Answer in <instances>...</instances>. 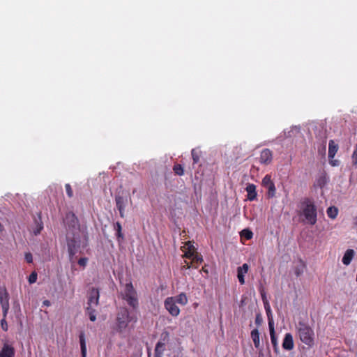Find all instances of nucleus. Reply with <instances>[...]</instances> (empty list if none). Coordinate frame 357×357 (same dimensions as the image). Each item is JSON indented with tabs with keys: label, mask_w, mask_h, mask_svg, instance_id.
<instances>
[{
	"label": "nucleus",
	"mask_w": 357,
	"mask_h": 357,
	"mask_svg": "<svg viewBox=\"0 0 357 357\" xmlns=\"http://www.w3.org/2000/svg\"><path fill=\"white\" fill-rule=\"evenodd\" d=\"M137 319L130 314L128 310L126 307H122L120 309L117 314V326L121 331L128 327L130 322H135Z\"/></svg>",
	"instance_id": "obj_4"
},
{
	"label": "nucleus",
	"mask_w": 357,
	"mask_h": 357,
	"mask_svg": "<svg viewBox=\"0 0 357 357\" xmlns=\"http://www.w3.org/2000/svg\"><path fill=\"white\" fill-rule=\"evenodd\" d=\"M254 342V345L255 347L258 349L260 346V339H258L257 340H255V342Z\"/></svg>",
	"instance_id": "obj_42"
},
{
	"label": "nucleus",
	"mask_w": 357,
	"mask_h": 357,
	"mask_svg": "<svg viewBox=\"0 0 357 357\" xmlns=\"http://www.w3.org/2000/svg\"><path fill=\"white\" fill-rule=\"evenodd\" d=\"M173 171L178 176H183L184 174L183 167L180 164H175L173 167Z\"/></svg>",
	"instance_id": "obj_29"
},
{
	"label": "nucleus",
	"mask_w": 357,
	"mask_h": 357,
	"mask_svg": "<svg viewBox=\"0 0 357 357\" xmlns=\"http://www.w3.org/2000/svg\"><path fill=\"white\" fill-rule=\"evenodd\" d=\"M176 303L174 297H167L164 302L165 308L173 317H177L180 314V309Z\"/></svg>",
	"instance_id": "obj_7"
},
{
	"label": "nucleus",
	"mask_w": 357,
	"mask_h": 357,
	"mask_svg": "<svg viewBox=\"0 0 357 357\" xmlns=\"http://www.w3.org/2000/svg\"><path fill=\"white\" fill-rule=\"evenodd\" d=\"M249 266L248 264H243L241 266L237 268V278L241 284H245V275L248 272Z\"/></svg>",
	"instance_id": "obj_12"
},
{
	"label": "nucleus",
	"mask_w": 357,
	"mask_h": 357,
	"mask_svg": "<svg viewBox=\"0 0 357 357\" xmlns=\"http://www.w3.org/2000/svg\"><path fill=\"white\" fill-rule=\"evenodd\" d=\"M261 299L263 301V304L269 303L266 298V293L264 292V291H261Z\"/></svg>",
	"instance_id": "obj_41"
},
{
	"label": "nucleus",
	"mask_w": 357,
	"mask_h": 357,
	"mask_svg": "<svg viewBox=\"0 0 357 357\" xmlns=\"http://www.w3.org/2000/svg\"><path fill=\"white\" fill-rule=\"evenodd\" d=\"M86 312L91 321H95L96 320V309H94V307H87Z\"/></svg>",
	"instance_id": "obj_26"
},
{
	"label": "nucleus",
	"mask_w": 357,
	"mask_h": 357,
	"mask_svg": "<svg viewBox=\"0 0 357 357\" xmlns=\"http://www.w3.org/2000/svg\"><path fill=\"white\" fill-rule=\"evenodd\" d=\"M329 181V177L326 172L323 169L317 174V182L320 188L324 187Z\"/></svg>",
	"instance_id": "obj_14"
},
{
	"label": "nucleus",
	"mask_w": 357,
	"mask_h": 357,
	"mask_svg": "<svg viewBox=\"0 0 357 357\" xmlns=\"http://www.w3.org/2000/svg\"><path fill=\"white\" fill-rule=\"evenodd\" d=\"M298 132V129L297 128H292L289 132Z\"/></svg>",
	"instance_id": "obj_44"
},
{
	"label": "nucleus",
	"mask_w": 357,
	"mask_h": 357,
	"mask_svg": "<svg viewBox=\"0 0 357 357\" xmlns=\"http://www.w3.org/2000/svg\"><path fill=\"white\" fill-rule=\"evenodd\" d=\"M176 303L182 305H185L188 303V298L185 293H181L178 296L174 297Z\"/></svg>",
	"instance_id": "obj_22"
},
{
	"label": "nucleus",
	"mask_w": 357,
	"mask_h": 357,
	"mask_svg": "<svg viewBox=\"0 0 357 357\" xmlns=\"http://www.w3.org/2000/svg\"><path fill=\"white\" fill-rule=\"evenodd\" d=\"M36 227L33 230V234L36 236L39 234L43 229V224L41 221L40 217L39 218V220H36Z\"/></svg>",
	"instance_id": "obj_28"
},
{
	"label": "nucleus",
	"mask_w": 357,
	"mask_h": 357,
	"mask_svg": "<svg viewBox=\"0 0 357 357\" xmlns=\"http://www.w3.org/2000/svg\"><path fill=\"white\" fill-rule=\"evenodd\" d=\"M301 216L304 217L303 221L312 224V202L310 199H305L301 205Z\"/></svg>",
	"instance_id": "obj_5"
},
{
	"label": "nucleus",
	"mask_w": 357,
	"mask_h": 357,
	"mask_svg": "<svg viewBox=\"0 0 357 357\" xmlns=\"http://www.w3.org/2000/svg\"><path fill=\"white\" fill-rule=\"evenodd\" d=\"M65 188L67 195L69 197H72L73 196V192L71 185L69 183H67L65 185Z\"/></svg>",
	"instance_id": "obj_33"
},
{
	"label": "nucleus",
	"mask_w": 357,
	"mask_h": 357,
	"mask_svg": "<svg viewBox=\"0 0 357 357\" xmlns=\"http://www.w3.org/2000/svg\"><path fill=\"white\" fill-rule=\"evenodd\" d=\"M196 252H192V251H188L187 250L185 254H184V257H186V258H188V259H191L192 258V257L194 256V255L195 254Z\"/></svg>",
	"instance_id": "obj_40"
},
{
	"label": "nucleus",
	"mask_w": 357,
	"mask_h": 357,
	"mask_svg": "<svg viewBox=\"0 0 357 357\" xmlns=\"http://www.w3.org/2000/svg\"><path fill=\"white\" fill-rule=\"evenodd\" d=\"M185 245L187 246V250H188V251L190 250V251H192V252H196L195 246L192 244V243L190 241H188L185 243Z\"/></svg>",
	"instance_id": "obj_39"
},
{
	"label": "nucleus",
	"mask_w": 357,
	"mask_h": 357,
	"mask_svg": "<svg viewBox=\"0 0 357 357\" xmlns=\"http://www.w3.org/2000/svg\"><path fill=\"white\" fill-rule=\"evenodd\" d=\"M121 297L126 301L128 305L135 310L139 306V299L136 290L131 282L126 283L123 291L121 294Z\"/></svg>",
	"instance_id": "obj_3"
},
{
	"label": "nucleus",
	"mask_w": 357,
	"mask_h": 357,
	"mask_svg": "<svg viewBox=\"0 0 357 357\" xmlns=\"http://www.w3.org/2000/svg\"><path fill=\"white\" fill-rule=\"evenodd\" d=\"M354 255H355V252L354 250H352V249L347 250L343 257H342V259L343 264H344L346 266L349 265L350 263L351 262L353 258L354 257Z\"/></svg>",
	"instance_id": "obj_18"
},
{
	"label": "nucleus",
	"mask_w": 357,
	"mask_h": 357,
	"mask_svg": "<svg viewBox=\"0 0 357 357\" xmlns=\"http://www.w3.org/2000/svg\"><path fill=\"white\" fill-rule=\"evenodd\" d=\"M115 202L116 208L119 211L120 216L121 218H124L125 216V207H126V200L121 196H116L115 197Z\"/></svg>",
	"instance_id": "obj_15"
},
{
	"label": "nucleus",
	"mask_w": 357,
	"mask_h": 357,
	"mask_svg": "<svg viewBox=\"0 0 357 357\" xmlns=\"http://www.w3.org/2000/svg\"><path fill=\"white\" fill-rule=\"evenodd\" d=\"M316 216H317V214L315 213V208H314V220H313L314 224L316 222Z\"/></svg>",
	"instance_id": "obj_45"
},
{
	"label": "nucleus",
	"mask_w": 357,
	"mask_h": 357,
	"mask_svg": "<svg viewBox=\"0 0 357 357\" xmlns=\"http://www.w3.org/2000/svg\"><path fill=\"white\" fill-rule=\"evenodd\" d=\"M0 303L3 310V317H6L9 310V297L6 291L0 293Z\"/></svg>",
	"instance_id": "obj_10"
},
{
	"label": "nucleus",
	"mask_w": 357,
	"mask_h": 357,
	"mask_svg": "<svg viewBox=\"0 0 357 357\" xmlns=\"http://www.w3.org/2000/svg\"><path fill=\"white\" fill-rule=\"evenodd\" d=\"M88 261L86 257H82L78 260V264L81 266L85 267Z\"/></svg>",
	"instance_id": "obj_36"
},
{
	"label": "nucleus",
	"mask_w": 357,
	"mask_h": 357,
	"mask_svg": "<svg viewBox=\"0 0 357 357\" xmlns=\"http://www.w3.org/2000/svg\"><path fill=\"white\" fill-rule=\"evenodd\" d=\"M165 349V344L162 342H158L156 344L155 348V355L154 357H162L163 352Z\"/></svg>",
	"instance_id": "obj_21"
},
{
	"label": "nucleus",
	"mask_w": 357,
	"mask_h": 357,
	"mask_svg": "<svg viewBox=\"0 0 357 357\" xmlns=\"http://www.w3.org/2000/svg\"><path fill=\"white\" fill-rule=\"evenodd\" d=\"M264 309H265L266 315L268 317V323L271 321L274 325V322H273V317H272L271 308L269 303H264Z\"/></svg>",
	"instance_id": "obj_27"
},
{
	"label": "nucleus",
	"mask_w": 357,
	"mask_h": 357,
	"mask_svg": "<svg viewBox=\"0 0 357 357\" xmlns=\"http://www.w3.org/2000/svg\"><path fill=\"white\" fill-rule=\"evenodd\" d=\"M261 185L268 190L267 195L269 198H273L275 196L276 188L271 175L266 174L263 178Z\"/></svg>",
	"instance_id": "obj_8"
},
{
	"label": "nucleus",
	"mask_w": 357,
	"mask_h": 357,
	"mask_svg": "<svg viewBox=\"0 0 357 357\" xmlns=\"http://www.w3.org/2000/svg\"><path fill=\"white\" fill-rule=\"evenodd\" d=\"M25 260L27 263L31 264L33 262V256L31 253L26 252L24 256Z\"/></svg>",
	"instance_id": "obj_37"
},
{
	"label": "nucleus",
	"mask_w": 357,
	"mask_h": 357,
	"mask_svg": "<svg viewBox=\"0 0 357 357\" xmlns=\"http://www.w3.org/2000/svg\"><path fill=\"white\" fill-rule=\"evenodd\" d=\"M66 241L69 258L71 261L80 246V225L77 216L72 212L66 215Z\"/></svg>",
	"instance_id": "obj_1"
},
{
	"label": "nucleus",
	"mask_w": 357,
	"mask_h": 357,
	"mask_svg": "<svg viewBox=\"0 0 357 357\" xmlns=\"http://www.w3.org/2000/svg\"><path fill=\"white\" fill-rule=\"evenodd\" d=\"M263 322V319L261 317V315L260 314H257L255 317V324L257 326H260Z\"/></svg>",
	"instance_id": "obj_38"
},
{
	"label": "nucleus",
	"mask_w": 357,
	"mask_h": 357,
	"mask_svg": "<svg viewBox=\"0 0 357 357\" xmlns=\"http://www.w3.org/2000/svg\"><path fill=\"white\" fill-rule=\"evenodd\" d=\"M294 347L293 336L291 333H287L285 334L282 342V348L284 350L290 351Z\"/></svg>",
	"instance_id": "obj_13"
},
{
	"label": "nucleus",
	"mask_w": 357,
	"mask_h": 357,
	"mask_svg": "<svg viewBox=\"0 0 357 357\" xmlns=\"http://www.w3.org/2000/svg\"><path fill=\"white\" fill-rule=\"evenodd\" d=\"M245 190L248 193V199L253 201L257 198L256 185L255 184L250 183L247 185Z\"/></svg>",
	"instance_id": "obj_17"
},
{
	"label": "nucleus",
	"mask_w": 357,
	"mask_h": 357,
	"mask_svg": "<svg viewBox=\"0 0 357 357\" xmlns=\"http://www.w3.org/2000/svg\"><path fill=\"white\" fill-rule=\"evenodd\" d=\"M296 335L300 340L310 347L312 345V328L305 321H299L296 325Z\"/></svg>",
	"instance_id": "obj_2"
},
{
	"label": "nucleus",
	"mask_w": 357,
	"mask_h": 357,
	"mask_svg": "<svg viewBox=\"0 0 357 357\" xmlns=\"http://www.w3.org/2000/svg\"><path fill=\"white\" fill-rule=\"evenodd\" d=\"M15 351L13 347L9 345H4L0 351V357H14Z\"/></svg>",
	"instance_id": "obj_19"
},
{
	"label": "nucleus",
	"mask_w": 357,
	"mask_h": 357,
	"mask_svg": "<svg viewBox=\"0 0 357 357\" xmlns=\"http://www.w3.org/2000/svg\"><path fill=\"white\" fill-rule=\"evenodd\" d=\"M339 146L333 140H330L328 142V160L329 164L332 167H337L340 165V160L334 159L335 154L338 151Z\"/></svg>",
	"instance_id": "obj_6"
},
{
	"label": "nucleus",
	"mask_w": 357,
	"mask_h": 357,
	"mask_svg": "<svg viewBox=\"0 0 357 357\" xmlns=\"http://www.w3.org/2000/svg\"><path fill=\"white\" fill-rule=\"evenodd\" d=\"M43 305L45 306H50V301L48 300H45L43 302Z\"/></svg>",
	"instance_id": "obj_43"
},
{
	"label": "nucleus",
	"mask_w": 357,
	"mask_h": 357,
	"mask_svg": "<svg viewBox=\"0 0 357 357\" xmlns=\"http://www.w3.org/2000/svg\"><path fill=\"white\" fill-rule=\"evenodd\" d=\"M273 159L272 151L268 149H264L261 151L259 162L261 164H270Z\"/></svg>",
	"instance_id": "obj_11"
},
{
	"label": "nucleus",
	"mask_w": 357,
	"mask_h": 357,
	"mask_svg": "<svg viewBox=\"0 0 357 357\" xmlns=\"http://www.w3.org/2000/svg\"><path fill=\"white\" fill-rule=\"evenodd\" d=\"M326 213L330 218L335 219L338 214V209L335 206H330L327 208Z\"/></svg>",
	"instance_id": "obj_25"
},
{
	"label": "nucleus",
	"mask_w": 357,
	"mask_h": 357,
	"mask_svg": "<svg viewBox=\"0 0 357 357\" xmlns=\"http://www.w3.org/2000/svg\"><path fill=\"white\" fill-rule=\"evenodd\" d=\"M37 280V273L34 271L32 272L29 277V282L33 284Z\"/></svg>",
	"instance_id": "obj_34"
},
{
	"label": "nucleus",
	"mask_w": 357,
	"mask_h": 357,
	"mask_svg": "<svg viewBox=\"0 0 357 357\" xmlns=\"http://www.w3.org/2000/svg\"><path fill=\"white\" fill-rule=\"evenodd\" d=\"M1 326L3 331H8V324L6 321V317H3V318L1 321Z\"/></svg>",
	"instance_id": "obj_35"
},
{
	"label": "nucleus",
	"mask_w": 357,
	"mask_h": 357,
	"mask_svg": "<svg viewBox=\"0 0 357 357\" xmlns=\"http://www.w3.org/2000/svg\"><path fill=\"white\" fill-rule=\"evenodd\" d=\"M241 236H244L246 239L249 240L252 238L253 234L249 229H243L241 231Z\"/></svg>",
	"instance_id": "obj_31"
},
{
	"label": "nucleus",
	"mask_w": 357,
	"mask_h": 357,
	"mask_svg": "<svg viewBox=\"0 0 357 357\" xmlns=\"http://www.w3.org/2000/svg\"><path fill=\"white\" fill-rule=\"evenodd\" d=\"M251 338L253 342H255V340H257L259 339V331L255 328L251 331Z\"/></svg>",
	"instance_id": "obj_32"
},
{
	"label": "nucleus",
	"mask_w": 357,
	"mask_h": 357,
	"mask_svg": "<svg viewBox=\"0 0 357 357\" xmlns=\"http://www.w3.org/2000/svg\"><path fill=\"white\" fill-rule=\"evenodd\" d=\"M185 263H186V268H190L191 267L190 264L187 261H185Z\"/></svg>",
	"instance_id": "obj_46"
},
{
	"label": "nucleus",
	"mask_w": 357,
	"mask_h": 357,
	"mask_svg": "<svg viewBox=\"0 0 357 357\" xmlns=\"http://www.w3.org/2000/svg\"><path fill=\"white\" fill-rule=\"evenodd\" d=\"M204 272L205 273H208V270L206 268H205V267H202V269Z\"/></svg>",
	"instance_id": "obj_47"
},
{
	"label": "nucleus",
	"mask_w": 357,
	"mask_h": 357,
	"mask_svg": "<svg viewBox=\"0 0 357 357\" xmlns=\"http://www.w3.org/2000/svg\"><path fill=\"white\" fill-rule=\"evenodd\" d=\"M202 261H203V258H202V255H200L196 252L192 258L191 264H201Z\"/></svg>",
	"instance_id": "obj_30"
},
{
	"label": "nucleus",
	"mask_w": 357,
	"mask_h": 357,
	"mask_svg": "<svg viewBox=\"0 0 357 357\" xmlns=\"http://www.w3.org/2000/svg\"><path fill=\"white\" fill-rule=\"evenodd\" d=\"M191 155H192L193 163L197 164L199 162V160H200V158L202 155V151L197 149H193L191 151Z\"/></svg>",
	"instance_id": "obj_23"
},
{
	"label": "nucleus",
	"mask_w": 357,
	"mask_h": 357,
	"mask_svg": "<svg viewBox=\"0 0 357 357\" xmlns=\"http://www.w3.org/2000/svg\"><path fill=\"white\" fill-rule=\"evenodd\" d=\"M100 293L96 288H92L87 302V307H97L99 304Z\"/></svg>",
	"instance_id": "obj_9"
},
{
	"label": "nucleus",
	"mask_w": 357,
	"mask_h": 357,
	"mask_svg": "<svg viewBox=\"0 0 357 357\" xmlns=\"http://www.w3.org/2000/svg\"><path fill=\"white\" fill-rule=\"evenodd\" d=\"M114 228L116 230V236L118 238V240H123L124 238L123 234L122 233V226L119 222H116L114 225Z\"/></svg>",
	"instance_id": "obj_24"
},
{
	"label": "nucleus",
	"mask_w": 357,
	"mask_h": 357,
	"mask_svg": "<svg viewBox=\"0 0 357 357\" xmlns=\"http://www.w3.org/2000/svg\"><path fill=\"white\" fill-rule=\"evenodd\" d=\"M82 357H86V345L84 332L82 331L79 335Z\"/></svg>",
	"instance_id": "obj_20"
},
{
	"label": "nucleus",
	"mask_w": 357,
	"mask_h": 357,
	"mask_svg": "<svg viewBox=\"0 0 357 357\" xmlns=\"http://www.w3.org/2000/svg\"><path fill=\"white\" fill-rule=\"evenodd\" d=\"M268 327H269L271 343L273 344L274 351L277 353L279 349H278V339L275 335L274 325L270 321L268 323Z\"/></svg>",
	"instance_id": "obj_16"
}]
</instances>
